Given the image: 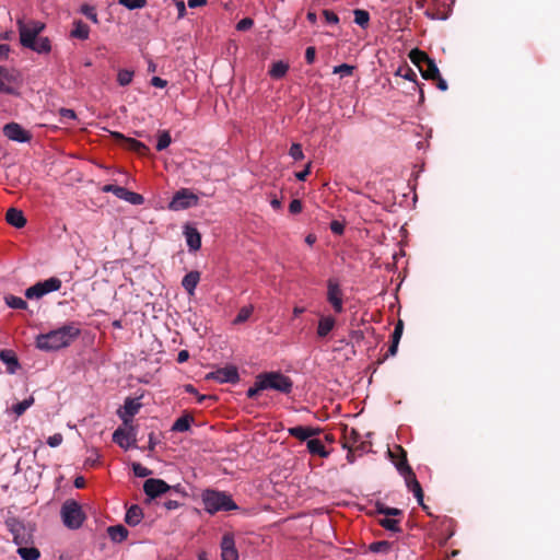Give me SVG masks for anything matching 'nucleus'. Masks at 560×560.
Segmentation results:
<instances>
[{
	"label": "nucleus",
	"instance_id": "f257e3e1",
	"mask_svg": "<svg viewBox=\"0 0 560 560\" xmlns=\"http://www.w3.org/2000/svg\"><path fill=\"white\" fill-rule=\"evenodd\" d=\"M20 43L37 54H48L51 50L48 37L39 36L45 28V24L38 20H18Z\"/></svg>",
	"mask_w": 560,
	"mask_h": 560
},
{
	"label": "nucleus",
	"instance_id": "f03ea898",
	"mask_svg": "<svg viewBox=\"0 0 560 560\" xmlns=\"http://www.w3.org/2000/svg\"><path fill=\"white\" fill-rule=\"evenodd\" d=\"M388 454L399 474L405 478L409 491L413 493L419 505L427 510V505L423 502V490L417 480L416 474L408 464L406 451L400 445H395L393 450H388Z\"/></svg>",
	"mask_w": 560,
	"mask_h": 560
},
{
	"label": "nucleus",
	"instance_id": "7ed1b4c3",
	"mask_svg": "<svg viewBox=\"0 0 560 560\" xmlns=\"http://www.w3.org/2000/svg\"><path fill=\"white\" fill-rule=\"evenodd\" d=\"M4 525L13 537L16 546H28L34 544V533L36 525L32 522H25L14 515H8Z\"/></svg>",
	"mask_w": 560,
	"mask_h": 560
},
{
	"label": "nucleus",
	"instance_id": "20e7f679",
	"mask_svg": "<svg viewBox=\"0 0 560 560\" xmlns=\"http://www.w3.org/2000/svg\"><path fill=\"white\" fill-rule=\"evenodd\" d=\"M70 343V325L50 330L47 334H40L36 338V347L43 351H57Z\"/></svg>",
	"mask_w": 560,
	"mask_h": 560
},
{
	"label": "nucleus",
	"instance_id": "39448f33",
	"mask_svg": "<svg viewBox=\"0 0 560 560\" xmlns=\"http://www.w3.org/2000/svg\"><path fill=\"white\" fill-rule=\"evenodd\" d=\"M203 509L209 514H215L220 511L236 510L237 505L232 497L225 492L217 490H205L201 495Z\"/></svg>",
	"mask_w": 560,
	"mask_h": 560
},
{
	"label": "nucleus",
	"instance_id": "423d86ee",
	"mask_svg": "<svg viewBox=\"0 0 560 560\" xmlns=\"http://www.w3.org/2000/svg\"><path fill=\"white\" fill-rule=\"evenodd\" d=\"M259 387L278 390L289 394L292 390L293 382L291 378L280 372H265L259 374Z\"/></svg>",
	"mask_w": 560,
	"mask_h": 560
},
{
	"label": "nucleus",
	"instance_id": "0eeeda50",
	"mask_svg": "<svg viewBox=\"0 0 560 560\" xmlns=\"http://www.w3.org/2000/svg\"><path fill=\"white\" fill-rule=\"evenodd\" d=\"M68 493V481L63 475L56 477V489L49 505L61 502V518L66 527L70 528V498H66Z\"/></svg>",
	"mask_w": 560,
	"mask_h": 560
},
{
	"label": "nucleus",
	"instance_id": "6e6552de",
	"mask_svg": "<svg viewBox=\"0 0 560 560\" xmlns=\"http://www.w3.org/2000/svg\"><path fill=\"white\" fill-rule=\"evenodd\" d=\"M21 84L22 77L18 70L0 66V93L19 95Z\"/></svg>",
	"mask_w": 560,
	"mask_h": 560
},
{
	"label": "nucleus",
	"instance_id": "1a4fd4ad",
	"mask_svg": "<svg viewBox=\"0 0 560 560\" xmlns=\"http://www.w3.org/2000/svg\"><path fill=\"white\" fill-rule=\"evenodd\" d=\"M61 287V280L51 277L47 280L36 282L34 285L25 290V298L27 299H40L44 295L58 291Z\"/></svg>",
	"mask_w": 560,
	"mask_h": 560
},
{
	"label": "nucleus",
	"instance_id": "9d476101",
	"mask_svg": "<svg viewBox=\"0 0 560 560\" xmlns=\"http://www.w3.org/2000/svg\"><path fill=\"white\" fill-rule=\"evenodd\" d=\"M198 203V197L187 188L179 189L172 198L168 208L173 211L186 210Z\"/></svg>",
	"mask_w": 560,
	"mask_h": 560
},
{
	"label": "nucleus",
	"instance_id": "9b49d317",
	"mask_svg": "<svg viewBox=\"0 0 560 560\" xmlns=\"http://www.w3.org/2000/svg\"><path fill=\"white\" fill-rule=\"evenodd\" d=\"M343 293L336 279H328L327 281V301L331 304L337 314L343 312Z\"/></svg>",
	"mask_w": 560,
	"mask_h": 560
},
{
	"label": "nucleus",
	"instance_id": "f8f14e48",
	"mask_svg": "<svg viewBox=\"0 0 560 560\" xmlns=\"http://www.w3.org/2000/svg\"><path fill=\"white\" fill-rule=\"evenodd\" d=\"M3 135L12 141L19 142V143H26L32 140V133L27 130H25L20 124L18 122H8L3 126Z\"/></svg>",
	"mask_w": 560,
	"mask_h": 560
},
{
	"label": "nucleus",
	"instance_id": "ddd939ff",
	"mask_svg": "<svg viewBox=\"0 0 560 560\" xmlns=\"http://www.w3.org/2000/svg\"><path fill=\"white\" fill-rule=\"evenodd\" d=\"M207 380H214L219 383H231L235 384L240 380L238 371L233 365H228L217 371H213L207 375Z\"/></svg>",
	"mask_w": 560,
	"mask_h": 560
},
{
	"label": "nucleus",
	"instance_id": "4468645a",
	"mask_svg": "<svg viewBox=\"0 0 560 560\" xmlns=\"http://www.w3.org/2000/svg\"><path fill=\"white\" fill-rule=\"evenodd\" d=\"M112 137L122 148L133 151L139 155H145L149 152V148L144 143H142L133 138L125 137L120 132H112Z\"/></svg>",
	"mask_w": 560,
	"mask_h": 560
},
{
	"label": "nucleus",
	"instance_id": "2eb2a0df",
	"mask_svg": "<svg viewBox=\"0 0 560 560\" xmlns=\"http://www.w3.org/2000/svg\"><path fill=\"white\" fill-rule=\"evenodd\" d=\"M168 490L170 486L162 479L150 478L143 483V491L151 499H155Z\"/></svg>",
	"mask_w": 560,
	"mask_h": 560
},
{
	"label": "nucleus",
	"instance_id": "dca6fc26",
	"mask_svg": "<svg viewBox=\"0 0 560 560\" xmlns=\"http://www.w3.org/2000/svg\"><path fill=\"white\" fill-rule=\"evenodd\" d=\"M141 408V402L138 398H127L125 400L122 409L118 410V416L122 420L125 425H128L133 416L138 413Z\"/></svg>",
	"mask_w": 560,
	"mask_h": 560
},
{
	"label": "nucleus",
	"instance_id": "f3484780",
	"mask_svg": "<svg viewBox=\"0 0 560 560\" xmlns=\"http://www.w3.org/2000/svg\"><path fill=\"white\" fill-rule=\"evenodd\" d=\"M221 557L222 560H237L238 552L235 548L234 537L231 534H225L221 540Z\"/></svg>",
	"mask_w": 560,
	"mask_h": 560
},
{
	"label": "nucleus",
	"instance_id": "a211bd4d",
	"mask_svg": "<svg viewBox=\"0 0 560 560\" xmlns=\"http://www.w3.org/2000/svg\"><path fill=\"white\" fill-rule=\"evenodd\" d=\"M0 361L5 364V371L9 374H15L21 369L16 353L11 349L0 351Z\"/></svg>",
	"mask_w": 560,
	"mask_h": 560
},
{
	"label": "nucleus",
	"instance_id": "6ab92c4d",
	"mask_svg": "<svg viewBox=\"0 0 560 560\" xmlns=\"http://www.w3.org/2000/svg\"><path fill=\"white\" fill-rule=\"evenodd\" d=\"M320 431L322 430L319 428L303 425H296L288 429V433L300 441H305L312 436H315L319 434Z\"/></svg>",
	"mask_w": 560,
	"mask_h": 560
},
{
	"label": "nucleus",
	"instance_id": "aec40b11",
	"mask_svg": "<svg viewBox=\"0 0 560 560\" xmlns=\"http://www.w3.org/2000/svg\"><path fill=\"white\" fill-rule=\"evenodd\" d=\"M135 440L133 429L125 430L118 428L113 434V441L120 447L128 448L130 446V440Z\"/></svg>",
	"mask_w": 560,
	"mask_h": 560
},
{
	"label": "nucleus",
	"instance_id": "412c9836",
	"mask_svg": "<svg viewBox=\"0 0 560 560\" xmlns=\"http://www.w3.org/2000/svg\"><path fill=\"white\" fill-rule=\"evenodd\" d=\"M5 220L10 225L16 229H22L26 224V219L23 212L16 208H10L7 211Z\"/></svg>",
	"mask_w": 560,
	"mask_h": 560
},
{
	"label": "nucleus",
	"instance_id": "4be33fe9",
	"mask_svg": "<svg viewBox=\"0 0 560 560\" xmlns=\"http://www.w3.org/2000/svg\"><path fill=\"white\" fill-rule=\"evenodd\" d=\"M186 242L190 250H198L201 246V235L197 229L186 226L185 229Z\"/></svg>",
	"mask_w": 560,
	"mask_h": 560
},
{
	"label": "nucleus",
	"instance_id": "5701e85b",
	"mask_svg": "<svg viewBox=\"0 0 560 560\" xmlns=\"http://www.w3.org/2000/svg\"><path fill=\"white\" fill-rule=\"evenodd\" d=\"M336 319L332 316H322L318 320L316 334L319 338H325L334 329Z\"/></svg>",
	"mask_w": 560,
	"mask_h": 560
},
{
	"label": "nucleus",
	"instance_id": "b1692460",
	"mask_svg": "<svg viewBox=\"0 0 560 560\" xmlns=\"http://www.w3.org/2000/svg\"><path fill=\"white\" fill-rule=\"evenodd\" d=\"M142 517V509L139 505L135 504L127 510L125 515V522L130 526H136L141 522Z\"/></svg>",
	"mask_w": 560,
	"mask_h": 560
},
{
	"label": "nucleus",
	"instance_id": "393cba45",
	"mask_svg": "<svg viewBox=\"0 0 560 560\" xmlns=\"http://www.w3.org/2000/svg\"><path fill=\"white\" fill-rule=\"evenodd\" d=\"M200 280V273L198 271H190L184 276L182 280V285L184 289L191 294L196 289L198 282Z\"/></svg>",
	"mask_w": 560,
	"mask_h": 560
},
{
	"label": "nucleus",
	"instance_id": "a878e982",
	"mask_svg": "<svg viewBox=\"0 0 560 560\" xmlns=\"http://www.w3.org/2000/svg\"><path fill=\"white\" fill-rule=\"evenodd\" d=\"M107 534L114 542H121L128 537V530L122 525L109 526Z\"/></svg>",
	"mask_w": 560,
	"mask_h": 560
},
{
	"label": "nucleus",
	"instance_id": "bb28decb",
	"mask_svg": "<svg viewBox=\"0 0 560 560\" xmlns=\"http://www.w3.org/2000/svg\"><path fill=\"white\" fill-rule=\"evenodd\" d=\"M288 70L289 63L280 60L271 65L268 74L275 80H280L287 74Z\"/></svg>",
	"mask_w": 560,
	"mask_h": 560
},
{
	"label": "nucleus",
	"instance_id": "cd10ccee",
	"mask_svg": "<svg viewBox=\"0 0 560 560\" xmlns=\"http://www.w3.org/2000/svg\"><path fill=\"white\" fill-rule=\"evenodd\" d=\"M419 71L425 80H434L440 74V70L433 59H430Z\"/></svg>",
	"mask_w": 560,
	"mask_h": 560
},
{
	"label": "nucleus",
	"instance_id": "c85d7f7f",
	"mask_svg": "<svg viewBox=\"0 0 560 560\" xmlns=\"http://www.w3.org/2000/svg\"><path fill=\"white\" fill-rule=\"evenodd\" d=\"M192 422H194V417L186 413L175 420V422L172 425V431L186 432L190 429V425Z\"/></svg>",
	"mask_w": 560,
	"mask_h": 560
},
{
	"label": "nucleus",
	"instance_id": "c756f323",
	"mask_svg": "<svg viewBox=\"0 0 560 560\" xmlns=\"http://www.w3.org/2000/svg\"><path fill=\"white\" fill-rule=\"evenodd\" d=\"M72 37H75L81 40H85L89 38L90 27L88 24L83 23L81 20L74 21L72 23Z\"/></svg>",
	"mask_w": 560,
	"mask_h": 560
},
{
	"label": "nucleus",
	"instance_id": "7c9ffc66",
	"mask_svg": "<svg viewBox=\"0 0 560 560\" xmlns=\"http://www.w3.org/2000/svg\"><path fill=\"white\" fill-rule=\"evenodd\" d=\"M307 450L313 455H318L319 457H327L329 453L326 451L323 442L318 439H311L307 441Z\"/></svg>",
	"mask_w": 560,
	"mask_h": 560
},
{
	"label": "nucleus",
	"instance_id": "2f4dec72",
	"mask_svg": "<svg viewBox=\"0 0 560 560\" xmlns=\"http://www.w3.org/2000/svg\"><path fill=\"white\" fill-rule=\"evenodd\" d=\"M85 521V514L81 505L72 500V529L79 528Z\"/></svg>",
	"mask_w": 560,
	"mask_h": 560
},
{
	"label": "nucleus",
	"instance_id": "473e14b6",
	"mask_svg": "<svg viewBox=\"0 0 560 560\" xmlns=\"http://www.w3.org/2000/svg\"><path fill=\"white\" fill-rule=\"evenodd\" d=\"M22 560H38L40 551L36 547L19 546L16 550Z\"/></svg>",
	"mask_w": 560,
	"mask_h": 560
},
{
	"label": "nucleus",
	"instance_id": "72a5a7b5",
	"mask_svg": "<svg viewBox=\"0 0 560 560\" xmlns=\"http://www.w3.org/2000/svg\"><path fill=\"white\" fill-rule=\"evenodd\" d=\"M409 58L419 69L423 68V66L431 59L427 52L418 48L410 51Z\"/></svg>",
	"mask_w": 560,
	"mask_h": 560
},
{
	"label": "nucleus",
	"instance_id": "f704fd0d",
	"mask_svg": "<svg viewBox=\"0 0 560 560\" xmlns=\"http://www.w3.org/2000/svg\"><path fill=\"white\" fill-rule=\"evenodd\" d=\"M35 402V399L33 396H30L22 401H19L14 404L11 407V410L13 413H15L16 417H21L31 406H33Z\"/></svg>",
	"mask_w": 560,
	"mask_h": 560
},
{
	"label": "nucleus",
	"instance_id": "c9c22d12",
	"mask_svg": "<svg viewBox=\"0 0 560 560\" xmlns=\"http://www.w3.org/2000/svg\"><path fill=\"white\" fill-rule=\"evenodd\" d=\"M360 433L355 429H345V443L343 447L351 450L354 448L355 444L359 442Z\"/></svg>",
	"mask_w": 560,
	"mask_h": 560
},
{
	"label": "nucleus",
	"instance_id": "e433bc0d",
	"mask_svg": "<svg viewBox=\"0 0 560 560\" xmlns=\"http://www.w3.org/2000/svg\"><path fill=\"white\" fill-rule=\"evenodd\" d=\"M5 304L14 310H26L27 303L20 296H15L13 294H8L4 296Z\"/></svg>",
	"mask_w": 560,
	"mask_h": 560
},
{
	"label": "nucleus",
	"instance_id": "4c0bfd02",
	"mask_svg": "<svg viewBox=\"0 0 560 560\" xmlns=\"http://www.w3.org/2000/svg\"><path fill=\"white\" fill-rule=\"evenodd\" d=\"M380 525L384 527L387 530L394 532V533H400L401 528L399 526L400 521L397 518L392 517H384L378 521Z\"/></svg>",
	"mask_w": 560,
	"mask_h": 560
},
{
	"label": "nucleus",
	"instance_id": "58836bf2",
	"mask_svg": "<svg viewBox=\"0 0 560 560\" xmlns=\"http://www.w3.org/2000/svg\"><path fill=\"white\" fill-rule=\"evenodd\" d=\"M353 14H354V22L359 26L365 28L369 25L370 14L368 11L362 10V9H355L353 11Z\"/></svg>",
	"mask_w": 560,
	"mask_h": 560
},
{
	"label": "nucleus",
	"instance_id": "ea45409f",
	"mask_svg": "<svg viewBox=\"0 0 560 560\" xmlns=\"http://www.w3.org/2000/svg\"><path fill=\"white\" fill-rule=\"evenodd\" d=\"M253 311H254L253 305H247V306L242 307L238 311L236 317L234 318L233 324L240 325V324L245 323L253 314Z\"/></svg>",
	"mask_w": 560,
	"mask_h": 560
},
{
	"label": "nucleus",
	"instance_id": "a19ab883",
	"mask_svg": "<svg viewBox=\"0 0 560 560\" xmlns=\"http://www.w3.org/2000/svg\"><path fill=\"white\" fill-rule=\"evenodd\" d=\"M392 548V544L386 540L372 542L369 547L370 551L376 553H388Z\"/></svg>",
	"mask_w": 560,
	"mask_h": 560
},
{
	"label": "nucleus",
	"instance_id": "79ce46f5",
	"mask_svg": "<svg viewBox=\"0 0 560 560\" xmlns=\"http://www.w3.org/2000/svg\"><path fill=\"white\" fill-rule=\"evenodd\" d=\"M172 142L171 135L167 130H163L159 133L156 150L163 151L165 150Z\"/></svg>",
	"mask_w": 560,
	"mask_h": 560
},
{
	"label": "nucleus",
	"instance_id": "37998d69",
	"mask_svg": "<svg viewBox=\"0 0 560 560\" xmlns=\"http://www.w3.org/2000/svg\"><path fill=\"white\" fill-rule=\"evenodd\" d=\"M122 200L128 201L131 205L140 206L144 202L142 195L126 189Z\"/></svg>",
	"mask_w": 560,
	"mask_h": 560
},
{
	"label": "nucleus",
	"instance_id": "c03bdc74",
	"mask_svg": "<svg viewBox=\"0 0 560 560\" xmlns=\"http://www.w3.org/2000/svg\"><path fill=\"white\" fill-rule=\"evenodd\" d=\"M377 513L384 514L386 517L401 516L402 515V511L401 510H399L397 508H389V506H386L384 504H378L377 505Z\"/></svg>",
	"mask_w": 560,
	"mask_h": 560
},
{
	"label": "nucleus",
	"instance_id": "a18cd8bd",
	"mask_svg": "<svg viewBox=\"0 0 560 560\" xmlns=\"http://www.w3.org/2000/svg\"><path fill=\"white\" fill-rule=\"evenodd\" d=\"M127 188L122 186H117L113 184H107L102 187V191L104 192H113L117 198L122 199L125 196V191Z\"/></svg>",
	"mask_w": 560,
	"mask_h": 560
},
{
	"label": "nucleus",
	"instance_id": "49530a36",
	"mask_svg": "<svg viewBox=\"0 0 560 560\" xmlns=\"http://www.w3.org/2000/svg\"><path fill=\"white\" fill-rule=\"evenodd\" d=\"M132 77H133L132 71L122 69L117 74V81L121 86H126V85L130 84V82L132 81Z\"/></svg>",
	"mask_w": 560,
	"mask_h": 560
},
{
	"label": "nucleus",
	"instance_id": "de8ad7c7",
	"mask_svg": "<svg viewBox=\"0 0 560 560\" xmlns=\"http://www.w3.org/2000/svg\"><path fill=\"white\" fill-rule=\"evenodd\" d=\"M132 470L135 476L144 478L150 475H152V470L147 468L145 466L141 465L140 463H133L132 464Z\"/></svg>",
	"mask_w": 560,
	"mask_h": 560
},
{
	"label": "nucleus",
	"instance_id": "09e8293b",
	"mask_svg": "<svg viewBox=\"0 0 560 560\" xmlns=\"http://www.w3.org/2000/svg\"><path fill=\"white\" fill-rule=\"evenodd\" d=\"M118 2L129 10L141 9L147 4V0H119Z\"/></svg>",
	"mask_w": 560,
	"mask_h": 560
},
{
	"label": "nucleus",
	"instance_id": "8fccbe9b",
	"mask_svg": "<svg viewBox=\"0 0 560 560\" xmlns=\"http://www.w3.org/2000/svg\"><path fill=\"white\" fill-rule=\"evenodd\" d=\"M81 12L89 19L91 20L93 23L97 24L98 23V19H97V13L95 11V8L94 7H91V5H88V4H84L82 5L81 8Z\"/></svg>",
	"mask_w": 560,
	"mask_h": 560
},
{
	"label": "nucleus",
	"instance_id": "3c124183",
	"mask_svg": "<svg viewBox=\"0 0 560 560\" xmlns=\"http://www.w3.org/2000/svg\"><path fill=\"white\" fill-rule=\"evenodd\" d=\"M289 154L295 161H300V160H302L304 158V153H303L302 147L299 143H293L291 145Z\"/></svg>",
	"mask_w": 560,
	"mask_h": 560
},
{
	"label": "nucleus",
	"instance_id": "603ef678",
	"mask_svg": "<svg viewBox=\"0 0 560 560\" xmlns=\"http://www.w3.org/2000/svg\"><path fill=\"white\" fill-rule=\"evenodd\" d=\"M353 70H354L353 66H350L348 63H342V65L336 66L334 68V73H340L341 77H345V75H351L353 73Z\"/></svg>",
	"mask_w": 560,
	"mask_h": 560
},
{
	"label": "nucleus",
	"instance_id": "864d4df0",
	"mask_svg": "<svg viewBox=\"0 0 560 560\" xmlns=\"http://www.w3.org/2000/svg\"><path fill=\"white\" fill-rule=\"evenodd\" d=\"M404 331V323L401 319H399L394 328L393 335H392V341L398 342L400 341V338L402 336Z\"/></svg>",
	"mask_w": 560,
	"mask_h": 560
},
{
	"label": "nucleus",
	"instance_id": "5fc2aeb1",
	"mask_svg": "<svg viewBox=\"0 0 560 560\" xmlns=\"http://www.w3.org/2000/svg\"><path fill=\"white\" fill-rule=\"evenodd\" d=\"M398 74L409 81H416L417 73L409 67L400 68Z\"/></svg>",
	"mask_w": 560,
	"mask_h": 560
},
{
	"label": "nucleus",
	"instance_id": "6e6d98bb",
	"mask_svg": "<svg viewBox=\"0 0 560 560\" xmlns=\"http://www.w3.org/2000/svg\"><path fill=\"white\" fill-rule=\"evenodd\" d=\"M254 25V21L250 18H244L236 24V30L245 32Z\"/></svg>",
	"mask_w": 560,
	"mask_h": 560
},
{
	"label": "nucleus",
	"instance_id": "4d7b16f0",
	"mask_svg": "<svg viewBox=\"0 0 560 560\" xmlns=\"http://www.w3.org/2000/svg\"><path fill=\"white\" fill-rule=\"evenodd\" d=\"M265 390V388L259 387V375L256 376L255 385L248 388L246 395L248 398H255L259 392Z\"/></svg>",
	"mask_w": 560,
	"mask_h": 560
},
{
	"label": "nucleus",
	"instance_id": "13d9d810",
	"mask_svg": "<svg viewBox=\"0 0 560 560\" xmlns=\"http://www.w3.org/2000/svg\"><path fill=\"white\" fill-rule=\"evenodd\" d=\"M63 441V436L61 433H55L54 435L49 436L47 439V444L50 446V447H57L59 446Z\"/></svg>",
	"mask_w": 560,
	"mask_h": 560
},
{
	"label": "nucleus",
	"instance_id": "bf43d9fd",
	"mask_svg": "<svg viewBox=\"0 0 560 560\" xmlns=\"http://www.w3.org/2000/svg\"><path fill=\"white\" fill-rule=\"evenodd\" d=\"M323 15L326 20V22L330 23V24H338L339 23V18L338 15L330 11V10H324L323 11Z\"/></svg>",
	"mask_w": 560,
	"mask_h": 560
},
{
	"label": "nucleus",
	"instance_id": "052dcab7",
	"mask_svg": "<svg viewBox=\"0 0 560 560\" xmlns=\"http://www.w3.org/2000/svg\"><path fill=\"white\" fill-rule=\"evenodd\" d=\"M303 209V206H302V202L301 200L299 199H293L290 205H289V211L292 213V214H298L302 211Z\"/></svg>",
	"mask_w": 560,
	"mask_h": 560
},
{
	"label": "nucleus",
	"instance_id": "680f3d73",
	"mask_svg": "<svg viewBox=\"0 0 560 560\" xmlns=\"http://www.w3.org/2000/svg\"><path fill=\"white\" fill-rule=\"evenodd\" d=\"M330 230L334 234L341 235L345 231V225L340 221L334 220L330 223Z\"/></svg>",
	"mask_w": 560,
	"mask_h": 560
},
{
	"label": "nucleus",
	"instance_id": "e2e57ef3",
	"mask_svg": "<svg viewBox=\"0 0 560 560\" xmlns=\"http://www.w3.org/2000/svg\"><path fill=\"white\" fill-rule=\"evenodd\" d=\"M316 49L313 46H310L305 50V60L308 65H312L315 61Z\"/></svg>",
	"mask_w": 560,
	"mask_h": 560
},
{
	"label": "nucleus",
	"instance_id": "0e129e2a",
	"mask_svg": "<svg viewBox=\"0 0 560 560\" xmlns=\"http://www.w3.org/2000/svg\"><path fill=\"white\" fill-rule=\"evenodd\" d=\"M398 345H399L398 342L392 341V343L387 350V353L385 354L384 359L381 362L386 360L388 357H394L397 353Z\"/></svg>",
	"mask_w": 560,
	"mask_h": 560
},
{
	"label": "nucleus",
	"instance_id": "69168bd1",
	"mask_svg": "<svg viewBox=\"0 0 560 560\" xmlns=\"http://www.w3.org/2000/svg\"><path fill=\"white\" fill-rule=\"evenodd\" d=\"M311 172V163H308L302 172L295 174L298 180L304 182Z\"/></svg>",
	"mask_w": 560,
	"mask_h": 560
},
{
	"label": "nucleus",
	"instance_id": "338daca9",
	"mask_svg": "<svg viewBox=\"0 0 560 560\" xmlns=\"http://www.w3.org/2000/svg\"><path fill=\"white\" fill-rule=\"evenodd\" d=\"M10 50V46L8 44H0V59H8Z\"/></svg>",
	"mask_w": 560,
	"mask_h": 560
},
{
	"label": "nucleus",
	"instance_id": "774afa93",
	"mask_svg": "<svg viewBox=\"0 0 560 560\" xmlns=\"http://www.w3.org/2000/svg\"><path fill=\"white\" fill-rule=\"evenodd\" d=\"M151 84L155 88L163 89L166 86L167 82L160 77H153L151 79Z\"/></svg>",
	"mask_w": 560,
	"mask_h": 560
}]
</instances>
